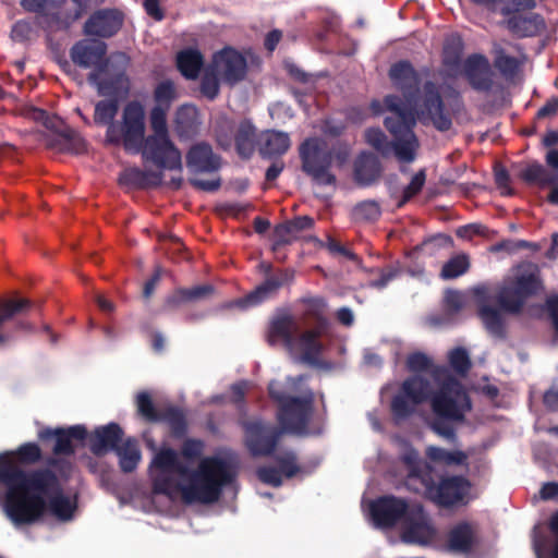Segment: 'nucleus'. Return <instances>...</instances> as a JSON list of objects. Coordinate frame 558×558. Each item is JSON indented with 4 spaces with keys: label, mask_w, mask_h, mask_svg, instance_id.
<instances>
[{
    "label": "nucleus",
    "mask_w": 558,
    "mask_h": 558,
    "mask_svg": "<svg viewBox=\"0 0 558 558\" xmlns=\"http://www.w3.org/2000/svg\"><path fill=\"white\" fill-rule=\"evenodd\" d=\"M116 454L123 473L135 471L142 458L137 440L134 438L125 439L117 449Z\"/></svg>",
    "instance_id": "38"
},
{
    "label": "nucleus",
    "mask_w": 558,
    "mask_h": 558,
    "mask_svg": "<svg viewBox=\"0 0 558 558\" xmlns=\"http://www.w3.org/2000/svg\"><path fill=\"white\" fill-rule=\"evenodd\" d=\"M448 361L453 372L460 376H465L472 367V362L466 349L457 347L448 354Z\"/></svg>",
    "instance_id": "49"
},
{
    "label": "nucleus",
    "mask_w": 558,
    "mask_h": 558,
    "mask_svg": "<svg viewBox=\"0 0 558 558\" xmlns=\"http://www.w3.org/2000/svg\"><path fill=\"white\" fill-rule=\"evenodd\" d=\"M322 245L324 247H326L328 250V252L333 256L340 255V256H343L344 258L352 260L354 263L360 262L359 256L354 252H352L351 250H349L348 247L342 245L340 242H338L332 236H328L326 242Z\"/></svg>",
    "instance_id": "61"
},
{
    "label": "nucleus",
    "mask_w": 558,
    "mask_h": 558,
    "mask_svg": "<svg viewBox=\"0 0 558 558\" xmlns=\"http://www.w3.org/2000/svg\"><path fill=\"white\" fill-rule=\"evenodd\" d=\"M425 180L426 173L424 169L420 170L412 177L410 183L403 190L402 198L398 203L399 208L422 191Z\"/></svg>",
    "instance_id": "58"
},
{
    "label": "nucleus",
    "mask_w": 558,
    "mask_h": 558,
    "mask_svg": "<svg viewBox=\"0 0 558 558\" xmlns=\"http://www.w3.org/2000/svg\"><path fill=\"white\" fill-rule=\"evenodd\" d=\"M183 291L186 298V302L190 303L211 296L215 292V288L213 284L207 283L192 288H183Z\"/></svg>",
    "instance_id": "64"
},
{
    "label": "nucleus",
    "mask_w": 558,
    "mask_h": 558,
    "mask_svg": "<svg viewBox=\"0 0 558 558\" xmlns=\"http://www.w3.org/2000/svg\"><path fill=\"white\" fill-rule=\"evenodd\" d=\"M302 171L320 185L336 184V175L330 172L332 151L320 137H307L299 146Z\"/></svg>",
    "instance_id": "10"
},
{
    "label": "nucleus",
    "mask_w": 558,
    "mask_h": 558,
    "mask_svg": "<svg viewBox=\"0 0 558 558\" xmlns=\"http://www.w3.org/2000/svg\"><path fill=\"white\" fill-rule=\"evenodd\" d=\"M298 239L289 221L279 223L274 229L272 251H278Z\"/></svg>",
    "instance_id": "56"
},
{
    "label": "nucleus",
    "mask_w": 558,
    "mask_h": 558,
    "mask_svg": "<svg viewBox=\"0 0 558 558\" xmlns=\"http://www.w3.org/2000/svg\"><path fill=\"white\" fill-rule=\"evenodd\" d=\"M464 44L460 36H453L445 43L444 64L448 68H458L462 60Z\"/></svg>",
    "instance_id": "47"
},
{
    "label": "nucleus",
    "mask_w": 558,
    "mask_h": 558,
    "mask_svg": "<svg viewBox=\"0 0 558 558\" xmlns=\"http://www.w3.org/2000/svg\"><path fill=\"white\" fill-rule=\"evenodd\" d=\"M476 544V531L474 526L462 521L457 523L447 535V547L459 554H470Z\"/></svg>",
    "instance_id": "27"
},
{
    "label": "nucleus",
    "mask_w": 558,
    "mask_h": 558,
    "mask_svg": "<svg viewBox=\"0 0 558 558\" xmlns=\"http://www.w3.org/2000/svg\"><path fill=\"white\" fill-rule=\"evenodd\" d=\"M494 179L496 186L501 190V194L506 196L513 195L514 192L510 187V175L508 170L500 163L494 167Z\"/></svg>",
    "instance_id": "62"
},
{
    "label": "nucleus",
    "mask_w": 558,
    "mask_h": 558,
    "mask_svg": "<svg viewBox=\"0 0 558 558\" xmlns=\"http://www.w3.org/2000/svg\"><path fill=\"white\" fill-rule=\"evenodd\" d=\"M124 432L118 423L98 426L89 436L88 447L96 457L116 452L122 444Z\"/></svg>",
    "instance_id": "20"
},
{
    "label": "nucleus",
    "mask_w": 558,
    "mask_h": 558,
    "mask_svg": "<svg viewBox=\"0 0 558 558\" xmlns=\"http://www.w3.org/2000/svg\"><path fill=\"white\" fill-rule=\"evenodd\" d=\"M256 144V128L250 120H242L234 134L238 155L244 159L253 156Z\"/></svg>",
    "instance_id": "33"
},
{
    "label": "nucleus",
    "mask_w": 558,
    "mask_h": 558,
    "mask_svg": "<svg viewBox=\"0 0 558 558\" xmlns=\"http://www.w3.org/2000/svg\"><path fill=\"white\" fill-rule=\"evenodd\" d=\"M220 76L208 65L201 80V93L209 100H214L220 92Z\"/></svg>",
    "instance_id": "52"
},
{
    "label": "nucleus",
    "mask_w": 558,
    "mask_h": 558,
    "mask_svg": "<svg viewBox=\"0 0 558 558\" xmlns=\"http://www.w3.org/2000/svg\"><path fill=\"white\" fill-rule=\"evenodd\" d=\"M454 384L457 389L452 390L448 384H445L433 395L430 398L433 417L428 423L435 434L450 441L456 440L457 425L464 423L466 412L472 409L469 396L456 381Z\"/></svg>",
    "instance_id": "7"
},
{
    "label": "nucleus",
    "mask_w": 558,
    "mask_h": 558,
    "mask_svg": "<svg viewBox=\"0 0 558 558\" xmlns=\"http://www.w3.org/2000/svg\"><path fill=\"white\" fill-rule=\"evenodd\" d=\"M381 216V207L374 199L357 203L352 209V218L359 222H375Z\"/></svg>",
    "instance_id": "45"
},
{
    "label": "nucleus",
    "mask_w": 558,
    "mask_h": 558,
    "mask_svg": "<svg viewBox=\"0 0 558 558\" xmlns=\"http://www.w3.org/2000/svg\"><path fill=\"white\" fill-rule=\"evenodd\" d=\"M0 487L5 489L3 510L15 525L36 523L47 512L66 522L76 509L53 470L24 471L8 454H0Z\"/></svg>",
    "instance_id": "1"
},
{
    "label": "nucleus",
    "mask_w": 558,
    "mask_h": 558,
    "mask_svg": "<svg viewBox=\"0 0 558 558\" xmlns=\"http://www.w3.org/2000/svg\"><path fill=\"white\" fill-rule=\"evenodd\" d=\"M471 263L468 254H457L442 265L440 277L445 280L456 279L468 272Z\"/></svg>",
    "instance_id": "44"
},
{
    "label": "nucleus",
    "mask_w": 558,
    "mask_h": 558,
    "mask_svg": "<svg viewBox=\"0 0 558 558\" xmlns=\"http://www.w3.org/2000/svg\"><path fill=\"white\" fill-rule=\"evenodd\" d=\"M158 423H166L175 437H182L187 429L185 413L182 409L173 405L160 410Z\"/></svg>",
    "instance_id": "41"
},
{
    "label": "nucleus",
    "mask_w": 558,
    "mask_h": 558,
    "mask_svg": "<svg viewBox=\"0 0 558 558\" xmlns=\"http://www.w3.org/2000/svg\"><path fill=\"white\" fill-rule=\"evenodd\" d=\"M123 24L124 14L119 9H98L85 21L83 32L87 36L108 39L116 36Z\"/></svg>",
    "instance_id": "15"
},
{
    "label": "nucleus",
    "mask_w": 558,
    "mask_h": 558,
    "mask_svg": "<svg viewBox=\"0 0 558 558\" xmlns=\"http://www.w3.org/2000/svg\"><path fill=\"white\" fill-rule=\"evenodd\" d=\"M230 86L242 82L247 74L246 58L235 48L227 46L213 54L208 64Z\"/></svg>",
    "instance_id": "13"
},
{
    "label": "nucleus",
    "mask_w": 558,
    "mask_h": 558,
    "mask_svg": "<svg viewBox=\"0 0 558 558\" xmlns=\"http://www.w3.org/2000/svg\"><path fill=\"white\" fill-rule=\"evenodd\" d=\"M412 105L415 119L422 124H432L437 131L447 132L452 126V118L441 96L440 86L434 81H425L415 96L408 101Z\"/></svg>",
    "instance_id": "9"
},
{
    "label": "nucleus",
    "mask_w": 558,
    "mask_h": 558,
    "mask_svg": "<svg viewBox=\"0 0 558 558\" xmlns=\"http://www.w3.org/2000/svg\"><path fill=\"white\" fill-rule=\"evenodd\" d=\"M32 305L27 299L8 300L0 303V345H4L14 338V332L20 330H31V326L24 322H16L13 328H8L5 324L16 314L29 308Z\"/></svg>",
    "instance_id": "21"
},
{
    "label": "nucleus",
    "mask_w": 558,
    "mask_h": 558,
    "mask_svg": "<svg viewBox=\"0 0 558 558\" xmlns=\"http://www.w3.org/2000/svg\"><path fill=\"white\" fill-rule=\"evenodd\" d=\"M326 304L323 299H311L307 301L305 316L314 324V328L327 330L329 323L325 315Z\"/></svg>",
    "instance_id": "48"
},
{
    "label": "nucleus",
    "mask_w": 558,
    "mask_h": 558,
    "mask_svg": "<svg viewBox=\"0 0 558 558\" xmlns=\"http://www.w3.org/2000/svg\"><path fill=\"white\" fill-rule=\"evenodd\" d=\"M388 76L396 89L407 101H411L420 89L421 75L409 60H399L391 64Z\"/></svg>",
    "instance_id": "19"
},
{
    "label": "nucleus",
    "mask_w": 558,
    "mask_h": 558,
    "mask_svg": "<svg viewBox=\"0 0 558 558\" xmlns=\"http://www.w3.org/2000/svg\"><path fill=\"white\" fill-rule=\"evenodd\" d=\"M108 46L105 41L96 39H82L70 49V57L74 64L83 69H92L87 81L96 86L99 96L116 94L121 83H128L125 69L117 70L107 57Z\"/></svg>",
    "instance_id": "5"
},
{
    "label": "nucleus",
    "mask_w": 558,
    "mask_h": 558,
    "mask_svg": "<svg viewBox=\"0 0 558 558\" xmlns=\"http://www.w3.org/2000/svg\"><path fill=\"white\" fill-rule=\"evenodd\" d=\"M234 478L231 464L219 457H207L192 470L173 449L166 448L159 450L150 463L153 492L171 499L180 494L187 505L218 501L223 488Z\"/></svg>",
    "instance_id": "2"
},
{
    "label": "nucleus",
    "mask_w": 558,
    "mask_h": 558,
    "mask_svg": "<svg viewBox=\"0 0 558 558\" xmlns=\"http://www.w3.org/2000/svg\"><path fill=\"white\" fill-rule=\"evenodd\" d=\"M475 295L478 299L477 316L485 329L489 335L504 339L506 337V325L500 311L484 301L486 296L485 288L475 289Z\"/></svg>",
    "instance_id": "24"
},
{
    "label": "nucleus",
    "mask_w": 558,
    "mask_h": 558,
    "mask_svg": "<svg viewBox=\"0 0 558 558\" xmlns=\"http://www.w3.org/2000/svg\"><path fill=\"white\" fill-rule=\"evenodd\" d=\"M186 166L195 173H211L219 170L221 158L213 151L209 144L201 142L194 144L189 149L186 154Z\"/></svg>",
    "instance_id": "23"
},
{
    "label": "nucleus",
    "mask_w": 558,
    "mask_h": 558,
    "mask_svg": "<svg viewBox=\"0 0 558 558\" xmlns=\"http://www.w3.org/2000/svg\"><path fill=\"white\" fill-rule=\"evenodd\" d=\"M519 178L529 185H553L557 178L550 173L542 163L533 161L519 173Z\"/></svg>",
    "instance_id": "39"
},
{
    "label": "nucleus",
    "mask_w": 558,
    "mask_h": 558,
    "mask_svg": "<svg viewBox=\"0 0 558 558\" xmlns=\"http://www.w3.org/2000/svg\"><path fill=\"white\" fill-rule=\"evenodd\" d=\"M136 408L138 414L149 423H158L160 410L154 405L150 395L142 391L136 396Z\"/></svg>",
    "instance_id": "51"
},
{
    "label": "nucleus",
    "mask_w": 558,
    "mask_h": 558,
    "mask_svg": "<svg viewBox=\"0 0 558 558\" xmlns=\"http://www.w3.org/2000/svg\"><path fill=\"white\" fill-rule=\"evenodd\" d=\"M269 398L277 405V421L282 429L298 436H318L323 427L310 428V422L314 414L315 393L306 389L302 396H291L277 380L268 384Z\"/></svg>",
    "instance_id": "6"
},
{
    "label": "nucleus",
    "mask_w": 558,
    "mask_h": 558,
    "mask_svg": "<svg viewBox=\"0 0 558 558\" xmlns=\"http://www.w3.org/2000/svg\"><path fill=\"white\" fill-rule=\"evenodd\" d=\"M169 109L153 107L149 112V123L153 134L149 136H169L167 112Z\"/></svg>",
    "instance_id": "55"
},
{
    "label": "nucleus",
    "mask_w": 558,
    "mask_h": 558,
    "mask_svg": "<svg viewBox=\"0 0 558 558\" xmlns=\"http://www.w3.org/2000/svg\"><path fill=\"white\" fill-rule=\"evenodd\" d=\"M511 283L515 288V294H520V296H522L525 302L531 296L536 295L543 288L539 272L536 266L515 276Z\"/></svg>",
    "instance_id": "35"
},
{
    "label": "nucleus",
    "mask_w": 558,
    "mask_h": 558,
    "mask_svg": "<svg viewBox=\"0 0 558 558\" xmlns=\"http://www.w3.org/2000/svg\"><path fill=\"white\" fill-rule=\"evenodd\" d=\"M514 291L515 288L511 282L499 290L496 301L504 312L519 314L522 311L525 301Z\"/></svg>",
    "instance_id": "43"
},
{
    "label": "nucleus",
    "mask_w": 558,
    "mask_h": 558,
    "mask_svg": "<svg viewBox=\"0 0 558 558\" xmlns=\"http://www.w3.org/2000/svg\"><path fill=\"white\" fill-rule=\"evenodd\" d=\"M128 83H121L118 92L111 96H106V99L99 100L95 105L94 110V123L99 126L116 125L114 119L119 112V99L118 95L122 89H128Z\"/></svg>",
    "instance_id": "31"
},
{
    "label": "nucleus",
    "mask_w": 558,
    "mask_h": 558,
    "mask_svg": "<svg viewBox=\"0 0 558 558\" xmlns=\"http://www.w3.org/2000/svg\"><path fill=\"white\" fill-rule=\"evenodd\" d=\"M430 392V384L421 376L407 378L391 400V411L399 418H407L412 415L415 408L427 400Z\"/></svg>",
    "instance_id": "12"
},
{
    "label": "nucleus",
    "mask_w": 558,
    "mask_h": 558,
    "mask_svg": "<svg viewBox=\"0 0 558 558\" xmlns=\"http://www.w3.org/2000/svg\"><path fill=\"white\" fill-rule=\"evenodd\" d=\"M145 131V108L138 100H131L123 108L121 121L107 129L106 142L137 154L146 140Z\"/></svg>",
    "instance_id": "8"
},
{
    "label": "nucleus",
    "mask_w": 558,
    "mask_h": 558,
    "mask_svg": "<svg viewBox=\"0 0 558 558\" xmlns=\"http://www.w3.org/2000/svg\"><path fill=\"white\" fill-rule=\"evenodd\" d=\"M387 110L391 113L384 120V125L393 138L413 133L416 119L411 109L404 107L397 95H388L384 99Z\"/></svg>",
    "instance_id": "17"
},
{
    "label": "nucleus",
    "mask_w": 558,
    "mask_h": 558,
    "mask_svg": "<svg viewBox=\"0 0 558 558\" xmlns=\"http://www.w3.org/2000/svg\"><path fill=\"white\" fill-rule=\"evenodd\" d=\"M369 513L376 526H401V538L410 544H427L435 530L423 505L393 495L378 497L369 505Z\"/></svg>",
    "instance_id": "3"
},
{
    "label": "nucleus",
    "mask_w": 558,
    "mask_h": 558,
    "mask_svg": "<svg viewBox=\"0 0 558 558\" xmlns=\"http://www.w3.org/2000/svg\"><path fill=\"white\" fill-rule=\"evenodd\" d=\"M140 153L144 159L158 168L177 170L182 168V155L170 136H146Z\"/></svg>",
    "instance_id": "14"
},
{
    "label": "nucleus",
    "mask_w": 558,
    "mask_h": 558,
    "mask_svg": "<svg viewBox=\"0 0 558 558\" xmlns=\"http://www.w3.org/2000/svg\"><path fill=\"white\" fill-rule=\"evenodd\" d=\"M463 74L474 90L480 93L492 92L494 73L488 59L484 54H470L463 62Z\"/></svg>",
    "instance_id": "18"
},
{
    "label": "nucleus",
    "mask_w": 558,
    "mask_h": 558,
    "mask_svg": "<svg viewBox=\"0 0 558 558\" xmlns=\"http://www.w3.org/2000/svg\"><path fill=\"white\" fill-rule=\"evenodd\" d=\"M293 275L289 270H283L278 276L268 277L260 286L247 295L251 304H257L275 294L279 288L287 281L291 280Z\"/></svg>",
    "instance_id": "37"
},
{
    "label": "nucleus",
    "mask_w": 558,
    "mask_h": 558,
    "mask_svg": "<svg viewBox=\"0 0 558 558\" xmlns=\"http://www.w3.org/2000/svg\"><path fill=\"white\" fill-rule=\"evenodd\" d=\"M10 459L20 468V464L32 465L36 464L43 459V452L38 444L36 442H24L16 448L13 452H5Z\"/></svg>",
    "instance_id": "42"
},
{
    "label": "nucleus",
    "mask_w": 558,
    "mask_h": 558,
    "mask_svg": "<svg viewBox=\"0 0 558 558\" xmlns=\"http://www.w3.org/2000/svg\"><path fill=\"white\" fill-rule=\"evenodd\" d=\"M258 144L260 156L272 158L284 155L291 146V140L286 132L266 130L260 134Z\"/></svg>",
    "instance_id": "28"
},
{
    "label": "nucleus",
    "mask_w": 558,
    "mask_h": 558,
    "mask_svg": "<svg viewBox=\"0 0 558 558\" xmlns=\"http://www.w3.org/2000/svg\"><path fill=\"white\" fill-rule=\"evenodd\" d=\"M177 97L175 86L172 81L165 80L157 84L154 90V107L170 109L172 101Z\"/></svg>",
    "instance_id": "50"
},
{
    "label": "nucleus",
    "mask_w": 558,
    "mask_h": 558,
    "mask_svg": "<svg viewBox=\"0 0 558 558\" xmlns=\"http://www.w3.org/2000/svg\"><path fill=\"white\" fill-rule=\"evenodd\" d=\"M275 460L278 463L277 469L281 472V475H284L287 478L295 476L301 471L298 464V457L292 450L276 456Z\"/></svg>",
    "instance_id": "54"
},
{
    "label": "nucleus",
    "mask_w": 558,
    "mask_h": 558,
    "mask_svg": "<svg viewBox=\"0 0 558 558\" xmlns=\"http://www.w3.org/2000/svg\"><path fill=\"white\" fill-rule=\"evenodd\" d=\"M300 331V326L294 316L291 314H282L272 319L269 331L268 341L274 344L281 340L284 345L291 349L295 342V336Z\"/></svg>",
    "instance_id": "26"
},
{
    "label": "nucleus",
    "mask_w": 558,
    "mask_h": 558,
    "mask_svg": "<svg viewBox=\"0 0 558 558\" xmlns=\"http://www.w3.org/2000/svg\"><path fill=\"white\" fill-rule=\"evenodd\" d=\"M47 146L58 153L83 154L86 149L84 138L74 130L65 129L48 140Z\"/></svg>",
    "instance_id": "30"
},
{
    "label": "nucleus",
    "mask_w": 558,
    "mask_h": 558,
    "mask_svg": "<svg viewBox=\"0 0 558 558\" xmlns=\"http://www.w3.org/2000/svg\"><path fill=\"white\" fill-rule=\"evenodd\" d=\"M475 5H482L489 11H496L497 7L501 4L500 13L502 15H510L514 12L524 10H532L535 8V0H470Z\"/></svg>",
    "instance_id": "40"
},
{
    "label": "nucleus",
    "mask_w": 558,
    "mask_h": 558,
    "mask_svg": "<svg viewBox=\"0 0 558 558\" xmlns=\"http://www.w3.org/2000/svg\"><path fill=\"white\" fill-rule=\"evenodd\" d=\"M384 172L378 157L369 151H362L353 162V180L360 187L375 185Z\"/></svg>",
    "instance_id": "22"
},
{
    "label": "nucleus",
    "mask_w": 558,
    "mask_h": 558,
    "mask_svg": "<svg viewBox=\"0 0 558 558\" xmlns=\"http://www.w3.org/2000/svg\"><path fill=\"white\" fill-rule=\"evenodd\" d=\"M196 108L193 106H181L175 114V123L179 132H186L195 124Z\"/></svg>",
    "instance_id": "59"
},
{
    "label": "nucleus",
    "mask_w": 558,
    "mask_h": 558,
    "mask_svg": "<svg viewBox=\"0 0 558 558\" xmlns=\"http://www.w3.org/2000/svg\"><path fill=\"white\" fill-rule=\"evenodd\" d=\"M257 477L260 482L274 487L282 485L281 472L275 466H259L256 471Z\"/></svg>",
    "instance_id": "63"
},
{
    "label": "nucleus",
    "mask_w": 558,
    "mask_h": 558,
    "mask_svg": "<svg viewBox=\"0 0 558 558\" xmlns=\"http://www.w3.org/2000/svg\"><path fill=\"white\" fill-rule=\"evenodd\" d=\"M401 462L408 470V481H418L424 487V496L438 507L450 508L464 501L471 484L462 475L440 476L434 480L433 466L423 461L418 451L408 445L400 456Z\"/></svg>",
    "instance_id": "4"
},
{
    "label": "nucleus",
    "mask_w": 558,
    "mask_h": 558,
    "mask_svg": "<svg viewBox=\"0 0 558 558\" xmlns=\"http://www.w3.org/2000/svg\"><path fill=\"white\" fill-rule=\"evenodd\" d=\"M494 66L505 76L513 77L520 68V62L515 57L508 56L502 49L496 52Z\"/></svg>",
    "instance_id": "53"
},
{
    "label": "nucleus",
    "mask_w": 558,
    "mask_h": 558,
    "mask_svg": "<svg viewBox=\"0 0 558 558\" xmlns=\"http://www.w3.org/2000/svg\"><path fill=\"white\" fill-rule=\"evenodd\" d=\"M327 330L318 329V328H312L304 332H302L299 336V343L302 349V361L311 364V365H317L319 362V356L323 352V344L319 341V338L326 332Z\"/></svg>",
    "instance_id": "32"
},
{
    "label": "nucleus",
    "mask_w": 558,
    "mask_h": 558,
    "mask_svg": "<svg viewBox=\"0 0 558 558\" xmlns=\"http://www.w3.org/2000/svg\"><path fill=\"white\" fill-rule=\"evenodd\" d=\"M508 16L506 26L512 35L519 38L534 37L546 29L545 20L538 13L522 15L514 12Z\"/></svg>",
    "instance_id": "25"
},
{
    "label": "nucleus",
    "mask_w": 558,
    "mask_h": 558,
    "mask_svg": "<svg viewBox=\"0 0 558 558\" xmlns=\"http://www.w3.org/2000/svg\"><path fill=\"white\" fill-rule=\"evenodd\" d=\"M418 147L420 143L414 132L390 142V150H393L396 158L402 165H409L415 160Z\"/></svg>",
    "instance_id": "36"
},
{
    "label": "nucleus",
    "mask_w": 558,
    "mask_h": 558,
    "mask_svg": "<svg viewBox=\"0 0 558 558\" xmlns=\"http://www.w3.org/2000/svg\"><path fill=\"white\" fill-rule=\"evenodd\" d=\"M38 439L46 444L54 440L52 452L54 456H71L75 452L73 440L83 441L87 438V429L84 425L70 427H44L37 434Z\"/></svg>",
    "instance_id": "16"
},
{
    "label": "nucleus",
    "mask_w": 558,
    "mask_h": 558,
    "mask_svg": "<svg viewBox=\"0 0 558 558\" xmlns=\"http://www.w3.org/2000/svg\"><path fill=\"white\" fill-rule=\"evenodd\" d=\"M426 456L433 462L446 465L462 464L466 460V454L463 451H449L436 446H429L426 449Z\"/></svg>",
    "instance_id": "46"
},
{
    "label": "nucleus",
    "mask_w": 558,
    "mask_h": 558,
    "mask_svg": "<svg viewBox=\"0 0 558 558\" xmlns=\"http://www.w3.org/2000/svg\"><path fill=\"white\" fill-rule=\"evenodd\" d=\"M204 66V57L197 49L186 48L177 54V68L187 80H196Z\"/></svg>",
    "instance_id": "34"
},
{
    "label": "nucleus",
    "mask_w": 558,
    "mask_h": 558,
    "mask_svg": "<svg viewBox=\"0 0 558 558\" xmlns=\"http://www.w3.org/2000/svg\"><path fill=\"white\" fill-rule=\"evenodd\" d=\"M244 444L252 457H270L277 449L283 433L280 425L254 420L244 423Z\"/></svg>",
    "instance_id": "11"
},
{
    "label": "nucleus",
    "mask_w": 558,
    "mask_h": 558,
    "mask_svg": "<svg viewBox=\"0 0 558 558\" xmlns=\"http://www.w3.org/2000/svg\"><path fill=\"white\" fill-rule=\"evenodd\" d=\"M366 143L386 156L390 151V142H388L386 134L379 128H369L365 131Z\"/></svg>",
    "instance_id": "57"
},
{
    "label": "nucleus",
    "mask_w": 558,
    "mask_h": 558,
    "mask_svg": "<svg viewBox=\"0 0 558 558\" xmlns=\"http://www.w3.org/2000/svg\"><path fill=\"white\" fill-rule=\"evenodd\" d=\"M119 182L122 185L135 189L157 187L162 182V173L160 171L129 168L120 174Z\"/></svg>",
    "instance_id": "29"
},
{
    "label": "nucleus",
    "mask_w": 558,
    "mask_h": 558,
    "mask_svg": "<svg viewBox=\"0 0 558 558\" xmlns=\"http://www.w3.org/2000/svg\"><path fill=\"white\" fill-rule=\"evenodd\" d=\"M432 366V360L425 353L414 352L407 357V368L410 372H427Z\"/></svg>",
    "instance_id": "60"
}]
</instances>
